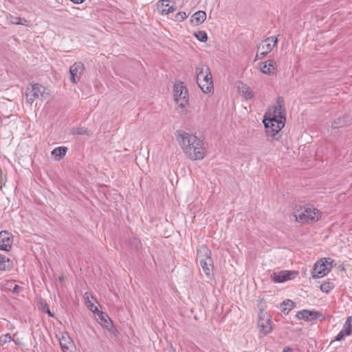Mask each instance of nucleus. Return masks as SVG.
Instances as JSON below:
<instances>
[{
    "label": "nucleus",
    "instance_id": "nucleus-40",
    "mask_svg": "<svg viewBox=\"0 0 352 352\" xmlns=\"http://www.w3.org/2000/svg\"><path fill=\"white\" fill-rule=\"evenodd\" d=\"M21 290V287L16 284H15L12 289V292L14 294H18Z\"/></svg>",
    "mask_w": 352,
    "mask_h": 352
},
{
    "label": "nucleus",
    "instance_id": "nucleus-4",
    "mask_svg": "<svg viewBox=\"0 0 352 352\" xmlns=\"http://www.w3.org/2000/svg\"><path fill=\"white\" fill-rule=\"evenodd\" d=\"M333 260L331 258H323L318 261L311 272L314 278H322L330 272L333 268Z\"/></svg>",
    "mask_w": 352,
    "mask_h": 352
},
{
    "label": "nucleus",
    "instance_id": "nucleus-26",
    "mask_svg": "<svg viewBox=\"0 0 352 352\" xmlns=\"http://www.w3.org/2000/svg\"><path fill=\"white\" fill-rule=\"evenodd\" d=\"M8 19L12 24L28 25V21L26 19H21L18 16H14L12 15H10Z\"/></svg>",
    "mask_w": 352,
    "mask_h": 352
},
{
    "label": "nucleus",
    "instance_id": "nucleus-2",
    "mask_svg": "<svg viewBox=\"0 0 352 352\" xmlns=\"http://www.w3.org/2000/svg\"><path fill=\"white\" fill-rule=\"evenodd\" d=\"M296 221L302 223H312L321 218V212L313 206L300 207L294 211Z\"/></svg>",
    "mask_w": 352,
    "mask_h": 352
},
{
    "label": "nucleus",
    "instance_id": "nucleus-23",
    "mask_svg": "<svg viewBox=\"0 0 352 352\" xmlns=\"http://www.w3.org/2000/svg\"><path fill=\"white\" fill-rule=\"evenodd\" d=\"M281 311L285 314H288L290 310H292L294 307V303L292 302V300L287 299L283 302L281 304Z\"/></svg>",
    "mask_w": 352,
    "mask_h": 352
},
{
    "label": "nucleus",
    "instance_id": "nucleus-35",
    "mask_svg": "<svg viewBox=\"0 0 352 352\" xmlns=\"http://www.w3.org/2000/svg\"><path fill=\"white\" fill-rule=\"evenodd\" d=\"M351 321H352V318L351 316H349L346 318V320L345 321L344 327H343L344 331H346V330H351Z\"/></svg>",
    "mask_w": 352,
    "mask_h": 352
},
{
    "label": "nucleus",
    "instance_id": "nucleus-18",
    "mask_svg": "<svg viewBox=\"0 0 352 352\" xmlns=\"http://www.w3.org/2000/svg\"><path fill=\"white\" fill-rule=\"evenodd\" d=\"M97 313V320L102 327L110 329L112 327L111 321L108 315L99 310L96 311Z\"/></svg>",
    "mask_w": 352,
    "mask_h": 352
},
{
    "label": "nucleus",
    "instance_id": "nucleus-22",
    "mask_svg": "<svg viewBox=\"0 0 352 352\" xmlns=\"http://www.w3.org/2000/svg\"><path fill=\"white\" fill-rule=\"evenodd\" d=\"M11 268V261L8 258L0 254V270L6 271Z\"/></svg>",
    "mask_w": 352,
    "mask_h": 352
},
{
    "label": "nucleus",
    "instance_id": "nucleus-10",
    "mask_svg": "<svg viewBox=\"0 0 352 352\" xmlns=\"http://www.w3.org/2000/svg\"><path fill=\"white\" fill-rule=\"evenodd\" d=\"M85 65L82 62L74 63L69 68L70 81L77 84L84 73Z\"/></svg>",
    "mask_w": 352,
    "mask_h": 352
},
{
    "label": "nucleus",
    "instance_id": "nucleus-16",
    "mask_svg": "<svg viewBox=\"0 0 352 352\" xmlns=\"http://www.w3.org/2000/svg\"><path fill=\"white\" fill-rule=\"evenodd\" d=\"M292 273L289 271H280L274 272L271 275L272 279L275 283H283L287 280L291 279Z\"/></svg>",
    "mask_w": 352,
    "mask_h": 352
},
{
    "label": "nucleus",
    "instance_id": "nucleus-3",
    "mask_svg": "<svg viewBox=\"0 0 352 352\" xmlns=\"http://www.w3.org/2000/svg\"><path fill=\"white\" fill-rule=\"evenodd\" d=\"M197 82L204 93H210L213 88L212 75L209 67L202 65L197 67Z\"/></svg>",
    "mask_w": 352,
    "mask_h": 352
},
{
    "label": "nucleus",
    "instance_id": "nucleus-34",
    "mask_svg": "<svg viewBox=\"0 0 352 352\" xmlns=\"http://www.w3.org/2000/svg\"><path fill=\"white\" fill-rule=\"evenodd\" d=\"M187 17L185 12H179L175 15V20L177 21H182Z\"/></svg>",
    "mask_w": 352,
    "mask_h": 352
},
{
    "label": "nucleus",
    "instance_id": "nucleus-12",
    "mask_svg": "<svg viewBox=\"0 0 352 352\" xmlns=\"http://www.w3.org/2000/svg\"><path fill=\"white\" fill-rule=\"evenodd\" d=\"M28 91H30L36 98H41L42 100L46 99L50 96L47 89L39 84L32 85L31 88H28Z\"/></svg>",
    "mask_w": 352,
    "mask_h": 352
},
{
    "label": "nucleus",
    "instance_id": "nucleus-42",
    "mask_svg": "<svg viewBox=\"0 0 352 352\" xmlns=\"http://www.w3.org/2000/svg\"><path fill=\"white\" fill-rule=\"evenodd\" d=\"M72 3L75 4H80L83 3L85 0H70Z\"/></svg>",
    "mask_w": 352,
    "mask_h": 352
},
{
    "label": "nucleus",
    "instance_id": "nucleus-21",
    "mask_svg": "<svg viewBox=\"0 0 352 352\" xmlns=\"http://www.w3.org/2000/svg\"><path fill=\"white\" fill-rule=\"evenodd\" d=\"M240 94L243 96L246 100L251 99L254 96L253 91L246 85L241 83L238 87Z\"/></svg>",
    "mask_w": 352,
    "mask_h": 352
},
{
    "label": "nucleus",
    "instance_id": "nucleus-27",
    "mask_svg": "<svg viewBox=\"0 0 352 352\" xmlns=\"http://www.w3.org/2000/svg\"><path fill=\"white\" fill-rule=\"evenodd\" d=\"M334 287V285L333 283H331L329 281L324 282L322 284H321L320 288V290L326 294H328L330 292Z\"/></svg>",
    "mask_w": 352,
    "mask_h": 352
},
{
    "label": "nucleus",
    "instance_id": "nucleus-31",
    "mask_svg": "<svg viewBox=\"0 0 352 352\" xmlns=\"http://www.w3.org/2000/svg\"><path fill=\"white\" fill-rule=\"evenodd\" d=\"M351 333V330L344 331V329L340 331L336 337L335 340L340 341L342 340L346 336H349Z\"/></svg>",
    "mask_w": 352,
    "mask_h": 352
},
{
    "label": "nucleus",
    "instance_id": "nucleus-36",
    "mask_svg": "<svg viewBox=\"0 0 352 352\" xmlns=\"http://www.w3.org/2000/svg\"><path fill=\"white\" fill-rule=\"evenodd\" d=\"M76 133H77L78 135H90L89 131L85 128L78 129Z\"/></svg>",
    "mask_w": 352,
    "mask_h": 352
},
{
    "label": "nucleus",
    "instance_id": "nucleus-1",
    "mask_svg": "<svg viewBox=\"0 0 352 352\" xmlns=\"http://www.w3.org/2000/svg\"><path fill=\"white\" fill-rule=\"evenodd\" d=\"M176 140L185 154L192 160H200L206 155L203 141L195 135L183 130L175 132Z\"/></svg>",
    "mask_w": 352,
    "mask_h": 352
},
{
    "label": "nucleus",
    "instance_id": "nucleus-5",
    "mask_svg": "<svg viewBox=\"0 0 352 352\" xmlns=\"http://www.w3.org/2000/svg\"><path fill=\"white\" fill-rule=\"evenodd\" d=\"M174 99L175 102L181 107L184 108L188 104V92L183 82L174 85Z\"/></svg>",
    "mask_w": 352,
    "mask_h": 352
},
{
    "label": "nucleus",
    "instance_id": "nucleus-37",
    "mask_svg": "<svg viewBox=\"0 0 352 352\" xmlns=\"http://www.w3.org/2000/svg\"><path fill=\"white\" fill-rule=\"evenodd\" d=\"M45 312H46L51 317H53L54 316V314H52L49 308V306L45 302L44 304V310H43Z\"/></svg>",
    "mask_w": 352,
    "mask_h": 352
},
{
    "label": "nucleus",
    "instance_id": "nucleus-9",
    "mask_svg": "<svg viewBox=\"0 0 352 352\" xmlns=\"http://www.w3.org/2000/svg\"><path fill=\"white\" fill-rule=\"evenodd\" d=\"M278 122L279 121L275 120L274 118H270L263 120V124L267 136L274 138L276 135H277L278 132L284 127L281 125L279 127Z\"/></svg>",
    "mask_w": 352,
    "mask_h": 352
},
{
    "label": "nucleus",
    "instance_id": "nucleus-44",
    "mask_svg": "<svg viewBox=\"0 0 352 352\" xmlns=\"http://www.w3.org/2000/svg\"><path fill=\"white\" fill-rule=\"evenodd\" d=\"M14 342L16 344H19V341L14 340Z\"/></svg>",
    "mask_w": 352,
    "mask_h": 352
},
{
    "label": "nucleus",
    "instance_id": "nucleus-8",
    "mask_svg": "<svg viewBox=\"0 0 352 352\" xmlns=\"http://www.w3.org/2000/svg\"><path fill=\"white\" fill-rule=\"evenodd\" d=\"M258 326L261 328V331L264 334L269 333L272 329L270 316L263 309H260L258 313Z\"/></svg>",
    "mask_w": 352,
    "mask_h": 352
},
{
    "label": "nucleus",
    "instance_id": "nucleus-43",
    "mask_svg": "<svg viewBox=\"0 0 352 352\" xmlns=\"http://www.w3.org/2000/svg\"><path fill=\"white\" fill-rule=\"evenodd\" d=\"M283 352H292V349L289 347L285 348Z\"/></svg>",
    "mask_w": 352,
    "mask_h": 352
},
{
    "label": "nucleus",
    "instance_id": "nucleus-38",
    "mask_svg": "<svg viewBox=\"0 0 352 352\" xmlns=\"http://www.w3.org/2000/svg\"><path fill=\"white\" fill-rule=\"evenodd\" d=\"M133 245L135 249H138L141 246V243L138 239H133Z\"/></svg>",
    "mask_w": 352,
    "mask_h": 352
},
{
    "label": "nucleus",
    "instance_id": "nucleus-7",
    "mask_svg": "<svg viewBox=\"0 0 352 352\" xmlns=\"http://www.w3.org/2000/svg\"><path fill=\"white\" fill-rule=\"evenodd\" d=\"M285 116L286 113L283 99L280 97H278L276 100V104L274 107L272 116L270 118L278 120L279 122H278V123L279 126L280 125L284 126L286 121Z\"/></svg>",
    "mask_w": 352,
    "mask_h": 352
},
{
    "label": "nucleus",
    "instance_id": "nucleus-24",
    "mask_svg": "<svg viewBox=\"0 0 352 352\" xmlns=\"http://www.w3.org/2000/svg\"><path fill=\"white\" fill-rule=\"evenodd\" d=\"M67 148L59 146L56 147L52 151V155L54 156V157L61 158L63 157L66 155Z\"/></svg>",
    "mask_w": 352,
    "mask_h": 352
},
{
    "label": "nucleus",
    "instance_id": "nucleus-39",
    "mask_svg": "<svg viewBox=\"0 0 352 352\" xmlns=\"http://www.w3.org/2000/svg\"><path fill=\"white\" fill-rule=\"evenodd\" d=\"M14 285H15V283L13 280L7 281V283L6 284V289L12 290V287H14Z\"/></svg>",
    "mask_w": 352,
    "mask_h": 352
},
{
    "label": "nucleus",
    "instance_id": "nucleus-13",
    "mask_svg": "<svg viewBox=\"0 0 352 352\" xmlns=\"http://www.w3.org/2000/svg\"><path fill=\"white\" fill-rule=\"evenodd\" d=\"M12 242V238L9 232L7 231H1L0 232V250L10 251Z\"/></svg>",
    "mask_w": 352,
    "mask_h": 352
},
{
    "label": "nucleus",
    "instance_id": "nucleus-32",
    "mask_svg": "<svg viewBox=\"0 0 352 352\" xmlns=\"http://www.w3.org/2000/svg\"><path fill=\"white\" fill-rule=\"evenodd\" d=\"M12 340H13L10 333H6L0 336V344L2 345L7 342H11Z\"/></svg>",
    "mask_w": 352,
    "mask_h": 352
},
{
    "label": "nucleus",
    "instance_id": "nucleus-30",
    "mask_svg": "<svg viewBox=\"0 0 352 352\" xmlns=\"http://www.w3.org/2000/svg\"><path fill=\"white\" fill-rule=\"evenodd\" d=\"M194 34L197 39L201 42H206L208 39L207 34L204 31H199Z\"/></svg>",
    "mask_w": 352,
    "mask_h": 352
},
{
    "label": "nucleus",
    "instance_id": "nucleus-19",
    "mask_svg": "<svg viewBox=\"0 0 352 352\" xmlns=\"http://www.w3.org/2000/svg\"><path fill=\"white\" fill-rule=\"evenodd\" d=\"M206 19V13L204 11H197L191 17V23L195 25H198L204 22Z\"/></svg>",
    "mask_w": 352,
    "mask_h": 352
},
{
    "label": "nucleus",
    "instance_id": "nucleus-14",
    "mask_svg": "<svg viewBox=\"0 0 352 352\" xmlns=\"http://www.w3.org/2000/svg\"><path fill=\"white\" fill-rule=\"evenodd\" d=\"M59 343L63 352H72L74 342L67 333H62Z\"/></svg>",
    "mask_w": 352,
    "mask_h": 352
},
{
    "label": "nucleus",
    "instance_id": "nucleus-28",
    "mask_svg": "<svg viewBox=\"0 0 352 352\" xmlns=\"http://www.w3.org/2000/svg\"><path fill=\"white\" fill-rule=\"evenodd\" d=\"M347 118L343 117V118H338L337 120H334V122L332 123V127L334 129H338L340 127H342L346 125V119Z\"/></svg>",
    "mask_w": 352,
    "mask_h": 352
},
{
    "label": "nucleus",
    "instance_id": "nucleus-29",
    "mask_svg": "<svg viewBox=\"0 0 352 352\" xmlns=\"http://www.w3.org/2000/svg\"><path fill=\"white\" fill-rule=\"evenodd\" d=\"M85 300L87 304V307L89 309L94 313H96L98 311V307L94 305V304L89 300V294L85 293Z\"/></svg>",
    "mask_w": 352,
    "mask_h": 352
},
{
    "label": "nucleus",
    "instance_id": "nucleus-17",
    "mask_svg": "<svg viewBox=\"0 0 352 352\" xmlns=\"http://www.w3.org/2000/svg\"><path fill=\"white\" fill-rule=\"evenodd\" d=\"M157 8L162 14H168L176 10L175 7L169 6V0L160 1L157 4Z\"/></svg>",
    "mask_w": 352,
    "mask_h": 352
},
{
    "label": "nucleus",
    "instance_id": "nucleus-25",
    "mask_svg": "<svg viewBox=\"0 0 352 352\" xmlns=\"http://www.w3.org/2000/svg\"><path fill=\"white\" fill-rule=\"evenodd\" d=\"M200 265L202 267L203 271L206 274V276H209L210 275V268L212 266V263H210L208 260L201 258L200 259Z\"/></svg>",
    "mask_w": 352,
    "mask_h": 352
},
{
    "label": "nucleus",
    "instance_id": "nucleus-6",
    "mask_svg": "<svg viewBox=\"0 0 352 352\" xmlns=\"http://www.w3.org/2000/svg\"><path fill=\"white\" fill-rule=\"evenodd\" d=\"M278 39L276 37L271 36L262 41L257 47V53L255 60L261 59L267 56L277 45Z\"/></svg>",
    "mask_w": 352,
    "mask_h": 352
},
{
    "label": "nucleus",
    "instance_id": "nucleus-20",
    "mask_svg": "<svg viewBox=\"0 0 352 352\" xmlns=\"http://www.w3.org/2000/svg\"><path fill=\"white\" fill-rule=\"evenodd\" d=\"M210 254H211L210 250L206 245H201L197 250V255H198L199 259H201V258L206 259L210 263H212V260L210 256Z\"/></svg>",
    "mask_w": 352,
    "mask_h": 352
},
{
    "label": "nucleus",
    "instance_id": "nucleus-41",
    "mask_svg": "<svg viewBox=\"0 0 352 352\" xmlns=\"http://www.w3.org/2000/svg\"><path fill=\"white\" fill-rule=\"evenodd\" d=\"M4 184H5V183H4V180H3V173H2L1 169L0 168V189L2 188V186Z\"/></svg>",
    "mask_w": 352,
    "mask_h": 352
},
{
    "label": "nucleus",
    "instance_id": "nucleus-11",
    "mask_svg": "<svg viewBox=\"0 0 352 352\" xmlns=\"http://www.w3.org/2000/svg\"><path fill=\"white\" fill-rule=\"evenodd\" d=\"M322 314L319 311H311L308 309H302L296 313V317L299 320H304L305 321H311L316 320L318 317L321 316Z\"/></svg>",
    "mask_w": 352,
    "mask_h": 352
},
{
    "label": "nucleus",
    "instance_id": "nucleus-15",
    "mask_svg": "<svg viewBox=\"0 0 352 352\" xmlns=\"http://www.w3.org/2000/svg\"><path fill=\"white\" fill-rule=\"evenodd\" d=\"M259 69L265 74H274L276 72V63L273 60H267L266 61L261 62L259 65Z\"/></svg>",
    "mask_w": 352,
    "mask_h": 352
},
{
    "label": "nucleus",
    "instance_id": "nucleus-33",
    "mask_svg": "<svg viewBox=\"0 0 352 352\" xmlns=\"http://www.w3.org/2000/svg\"><path fill=\"white\" fill-rule=\"evenodd\" d=\"M25 96L27 102L30 104H32L36 98L32 93H30V91H26Z\"/></svg>",
    "mask_w": 352,
    "mask_h": 352
}]
</instances>
